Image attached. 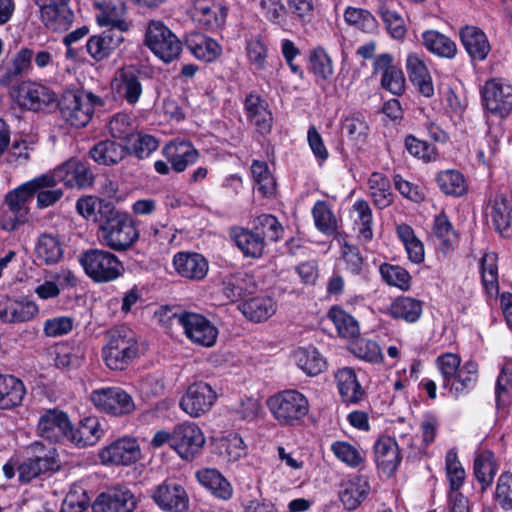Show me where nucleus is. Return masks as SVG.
<instances>
[{
  "instance_id": "nucleus-28",
  "label": "nucleus",
  "mask_w": 512,
  "mask_h": 512,
  "mask_svg": "<svg viewBox=\"0 0 512 512\" xmlns=\"http://www.w3.org/2000/svg\"><path fill=\"white\" fill-rule=\"evenodd\" d=\"M370 492V485L365 476H353L341 484L339 499L345 509L352 511L360 506Z\"/></svg>"
},
{
  "instance_id": "nucleus-62",
  "label": "nucleus",
  "mask_w": 512,
  "mask_h": 512,
  "mask_svg": "<svg viewBox=\"0 0 512 512\" xmlns=\"http://www.w3.org/2000/svg\"><path fill=\"white\" fill-rule=\"evenodd\" d=\"M380 274L384 281L390 285L397 287L403 291L410 288L411 276L409 272L401 266L382 264L380 266Z\"/></svg>"
},
{
  "instance_id": "nucleus-37",
  "label": "nucleus",
  "mask_w": 512,
  "mask_h": 512,
  "mask_svg": "<svg viewBox=\"0 0 512 512\" xmlns=\"http://www.w3.org/2000/svg\"><path fill=\"white\" fill-rule=\"evenodd\" d=\"M254 289L253 276L245 272L230 274L223 280V293L231 302L238 301L245 295L253 293Z\"/></svg>"
},
{
  "instance_id": "nucleus-18",
  "label": "nucleus",
  "mask_w": 512,
  "mask_h": 512,
  "mask_svg": "<svg viewBox=\"0 0 512 512\" xmlns=\"http://www.w3.org/2000/svg\"><path fill=\"white\" fill-rule=\"evenodd\" d=\"M70 0H44L40 15L44 25L53 31H66L73 22L74 14L68 6Z\"/></svg>"
},
{
  "instance_id": "nucleus-40",
  "label": "nucleus",
  "mask_w": 512,
  "mask_h": 512,
  "mask_svg": "<svg viewBox=\"0 0 512 512\" xmlns=\"http://www.w3.org/2000/svg\"><path fill=\"white\" fill-rule=\"evenodd\" d=\"M231 236L246 257L259 258L265 248L263 236L244 228H235Z\"/></svg>"
},
{
  "instance_id": "nucleus-53",
  "label": "nucleus",
  "mask_w": 512,
  "mask_h": 512,
  "mask_svg": "<svg viewBox=\"0 0 512 512\" xmlns=\"http://www.w3.org/2000/svg\"><path fill=\"white\" fill-rule=\"evenodd\" d=\"M445 469L446 476L449 482L450 494L460 493L459 489L462 487L466 473L455 449H450L445 456Z\"/></svg>"
},
{
  "instance_id": "nucleus-50",
  "label": "nucleus",
  "mask_w": 512,
  "mask_h": 512,
  "mask_svg": "<svg viewBox=\"0 0 512 512\" xmlns=\"http://www.w3.org/2000/svg\"><path fill=\"white\" fill-rule=\"evenodd\" d=\"M422 314V303L411 297H399L390 306V315L408 323L416 322Z\"/></svg>"
},
{
  "instance_id": "nucleus-9",
  "label": "nucleus",
  "mask_w": 512,
  "mask_h": 512,
  "mask_svg": "<svg viewBox=\"0 0 512 512\" xmlns=\"http://www.w3.org/2000/svg\"><path fill=\"white\" fill-rule=\"evenodd\" d=\"M90 400L97 410L113 416L129 415L136 408L132 396L120 387L96 389Z\"/></svg>"
},
{
  "instance_id": "nucleus-27",
  "label": "nucleus",
  "mask_w": 512,
  "mask_h": 512,
  "mask_svg": "<svg viewBox=\"0 0 512 512\" xmlns=\"http://www.w3.org/2000/svg\"><path fill=\"white\" fill-rule=\"evenodd\" d=\"M478 381V365L474 361H467L449 381L442 382V386L449 391L455 399L472 391Z\"/></svg>"
},
{
  "instance_id": "nucleus-6",
  "label": "nucleus",
  "mask_w": 512,
  "mask_h": 512,
  "mask_svg": "<svg viewBox=\"0 0 512 512\" xmlns=\"http://www.w3.org/2000/svg\"><path fill=\"white\" fill-rule=\"evenodd\" d=\"M32 200V181L20 185L5 196L6 208L0 212V226L3 230L14 231L28 222Z\"/></svg>"
},
{
  "instance_id": "nucleus-13",
  "label": "nucleus",
  "mask_w": 512,
  "mask_h": 512,
  "mask_svg": "<svg viewBox=\"0 0 512 512\" xmlns=\"http://www.w3.org/2000/svg\"><path fill=\"white\" fill-rule=\"evenodd\" d=\"M140 456L139 444L132 437L119 438L104 446L98 453L101 464L105 466H128L137 462Z\"/></svg>"
},
{
  "instance_id": "nucleus-42",
  "label": "nucleus",
  "mask_w": 512,
  "mask_h": 512,
  "mask_svg": "<svg viewBox=\"0 0 512 512\" xmlns=\"http://www.w3.org/2000/svg\"><path fill=\"white\" fill-rule=\"evenodd\" d=\"M24 394V385L18 378L0 373V409L17 406L21 403Z\"/></svg>"
},
{
  "instance_id": "nucleus-59",
  "label": "nucleus",
  "mask_w": 512,
  "mask_h": 512,
  "mask_svg": "<svg viewBox=\"0 0 512 512\" xmlns=\"http://www.w3.org/2000/svg\"><path fill=\"white\" fill-rule=\"evenodd\" d=\"M344 19L347 24L366 32L373 33L377 29L375 17L367 10L347 7L344 12Z\"/></svg>"
},
{
  "instance_id": "nucleus-19",
  "label": "nucleus",
  "mask_w": 512,
  "mask_h": 512,
  "mask_svg": "<svg viewBox=\"0 0 512 512\" xmlns=\"http://www.w3.org/2000/svg\"><path fill=\"white\" fill-rule=\"evenodd\" d=\"M374 71L381 73L382 87L394 95H400L405 90V77L400 67L394 64L391 54L383 53L374 59Z\"/></svg>"
},
{
  "instance_id": "nucleus-41",
  "label": "nucleus",
  "mask_w": 512,
  "mask_h": 512,
  "mask_svg": "<svg viewBox=\"0 0 512 512\" xmlns=\"http://www.w3.org/2000/svg\"><path fill=\"white\" fill-rule=\"evenodd\" d=\"M311 213L315 227L319 232L325 236H335L338 233L340 221L326 201H317Z\"/></svg>"
},
{
  "instance_id": "nucleus-46",
  "label": "nucleus",
  "mask_w": 512,
  "mask_h": 512,
  "mask_svg": "<svg viewBox=\"0 0 512 512\" xmlns=\"http://www.w3.org/2000/svg\"><path fill=\"white\" fill-rule=\"evenodd\" d=\"M368 191L374 204L386 208L393 202V194L389 179L381 173L374 172L368 179Z\"/></svg>"
},
{
  "instance_id": "nucleus-25",
  "label": "nucleus",
  "mask_w": 512,
  "mask_h": 512,
  "mask_svg": "<svg viewBox=\"0 0 512 512\" xmlns=\"http://www.w3.org/2000/svg\"><path fill=\"white\" fill-rule=\"evenodd\" d=\"M71 422L66 413L58 409L46 411L39 419L38 431L41 437L49 441L68 439Z\"/></svg>"
},
{
  "instance_id": "nucleus-30",
  "label": "nucleus",
  "mask_w": 512,
  "mask_h": 512,
  "mask_svg": "<svg viewBox=\"0 0 512 512\" xmlns=\"http://www.w3.org/2000/svg\"><path fill=\"white\" fill-rule=\"evenodd\" d=\"M123 41L124 37L121 32L107 29L99 35L90 37L86 48L93 59L100 61L108 57Z\"/></svg>"
},
{
  "instance_id": "nucleus-52",
  "label": "nucleus",
  "mask_w": 512,
  "mask_h": 512,
  "mask_svg": "<svg viewBox=\"0 0 512 512\" xmlns=\"http://www.w3.org/2000/svg\"><path fill=\"white\" fill-rule=\"evenodd\" d=\"M440 190L451 196H461L466 192L467 185L464 176L457 170L441 171L436 176Z\"/></svg>"
},
{
  "instance_id": "nucleus-7",
  "label": "nucleus",
  "mask_w": 512,
  "mask_h": 512,
  "mask_svg": "<svg viewBox=\"0 0 512 512\" xmlns=\"http://www.w3.org/2000/svg\"><path fill=\"white\" fill-rule=\"evenodd\" d=\"M145 45L162 61L169 63L182 50L178 37L162 21H149L145 32Z\"/></svg>"
},
{
  "instance_id": "nucleus-26",
  "label": "nucleus",
  "mask_w": 512,
  "mask_h": 512,
  "mask_svg": "<svg viewBox=\"0 0 512 512\" xmlns=\"http://www.w3.org/2000/svg\"><path fill=\"white\" fill-rule=\"evenodd\" d=\"M374 459L382 473L391 476L401 462L396 440L390 436H381L374 444Z\"/></svg>"
},
{
  "instance_id": "nucleus-8",
  "label": "nucleus",
  "mask_w": 512,
  "mask_h": 512,
  "mask_svg": "<svg viewBox=\"0 0 512 512\" xmlns=\"http://www.w3.org/2000/svg\"><path fill=\"white\" fill-rule=\"evenodd\" d=\"M168 313H171L168 315V319L172 324L180 325L187 338L193 343L204 347H211L215 344L218 329L204 316L193 312L172 313L171 310L166 311L165 314Z\"/></svg>"
},
{
  "instance_id": "nucleus-11",
  "label": "nucleus",
  "mask_w": 512,
  "mask_h": 512,
  "mask_svg": "<svg viewBox=\"0 0 512 512\" xmlns=\"http://www.w3.org/2000/svg\"><path fill=\"white\" fill-rule=\"evenodd\" d=\"M217 400V393L206 382L198 381L188 386L180 400V408L190 417L206 414Z\"/></svg>"
},
{
  "instance_id": "nucleus-55",
  "label": "nucleus",
  "mask_w": 512,
  "mask_h": 512,
  "mask_svg": "<svg viewBox=\"0 0 512 512\" xmlns=\"http://www.w3.org/2000/svg\"><path fill=\"white\" fill-rule=\"evenodd\" d=\"M37 258L46 263L53 264L62 257V247L59 240L51 234H43L36 245Z\"/></svg>"
},
{
  "instance_id": "nucleus-35",
  "label": "nucleus",
  "mask_w": 512,
  "mask_h": 512,
  "mask_svg": "<svg viewBox=\"0 0 512 512\" xmlns=\"http://www.w3.org/2000/svg\"><path fill=\"white\" fill-rule=\"evenodd\" d=\"M338 391L344 402L357 403L362 400L364 390L359 383L355 371L350 367H343L335 374Z\"/></svg>"
},
{
  "instance_id": "nucleus-12",
  "label": "nucleus",
  "mask_w": 512,
  "mask_h": 512,
  "mask_svg": "<svg viewBox=\"0 0 512 512\" xmlns=\"http://www.w3.org/2000/svg\"><path fill=\"white\" fill-rule=\"evenodd\" d=\"M60 112L63 119L71 126L84 127L89 123L94 112L93 97L85 93H67L60 102Z\"/></svg>"
},
{
  "instance_id": "nucleus-47",
  "label": "nucleus",
  "mask_w": 512,
  "mask_h": 512,
  "mask_svg": "<svg viewBox=\"0 0 512 512\" xmlns=\"http://www.w3.org/2000/svg\"><path fill=\"white\" fill-rule=\"evenodd\" d=\"M125 154L126 149L122 145L109 140L99 142L90 150L92 159L101 165L117 164Z\"/></svg>"
},
{
  "instance_id": "nucleus-36",
  "label": "nucleus",
  "mask_w": 512,
  "mask_h": 512,
  "mask_svg": "<svg viewBox=\"0 0 512 512\" xmlns=\"http://www.w3.org/2000/svg\"><path fill=\"white\" fill-rule=\"evenodd\" d=\"M350 218L360 241L370 242L373 239V216L368 202L363 199L356 200L350 210Z\"/></svg>"
},
{
  "instance_id": "nucleus-48",
  "label": "nucleus",
  "mask_w": 512,
  "mask_h": 512,
  "mask_svg": "<svg viewBox=\"0 0 512 512\" xmlns=\"http://www.w3.org/2000/svg\"><path fill=\"white\" fill-rule=\"evenodd\" d=\"M338 335L346 339H354L360 334L358 321L340 307H332L328 313Z\"/></svg>"
},
{
  "instance_id": "nucleus-64",
  "label": "nucleus",
  "mask_w": 512,
  "mask_h": 512,
  "mask_svg": "<svg viewBox=\"0 0 512 512\" xmlns=\"http://www.w3.org/2000/svg\"><path fill=\"white\" fill-rule=\"evenodd\" d=\"M108 129L113 138L124 141H131L135 134L131 116L123 113H118L111 118Z\"/></svg>"
},
{
  "instance_id": "nucleus-17",
  "label": "nucleus",
  "mask_w": 512,
  "mask_h": 512,
  "mask_svg": "<svg viewBox=\"0 0 512 512\" xmlns=\"http://www.w3.org/2000/svg\"><path fill=\"white\" fill-rule=\"evenodd\" d=\"M136 498L129 488L117 486L101 493L95 499L93 512H133Z\"/></svg>"
},
{
  "instance_id": "nucleus-3",
  "label": "nucleus",
  "mask_w": 512,
  "mask_h": 512,
  "mask_svg": "<svg viewBox=\"0 0 512 512\" xmlns=\"http://www.w3.org/2000/svg\"><path fill=\"white\" fill-rule=\"evenodd\" d=\"M102 353L103 359L110 369H125L139 356V343L136 333L127 327L111 330Z\"/></svg>"
},
{
  "instance_id": "nucleus-24",
  "label": "nucleus",
  "mask_w": 512,
  "mask_h": 512,
  "mask_svg": "<svg viewBox=\"0 0 512 512\" xmlns=\"http://www.w3.org/2000/svg\"><path fill=\"white\" fill-rule=\"evenodd\" d=\"M172 263L177 274L189 280H202L209 271L206 258L195 252H178L173 256Z\"/></svg>"
},
{
  "instance_id": "nucleus-15",
  "label": "nucleus",
  "mask_w": 512,
  "mask_h": 512,
  "mask_svg": "<svg viewBox=\"0 0 512 512\" xmlns=\"http://www.w3.org/2000/svg\"><path fill=\"white\" fill-rule=\"evenodd\" d=\"M204 444L205 436L197 424L184 422L174 427L173 449L182 459H193Z\"/></svg>"
},
{
  "instance_id": "nucleus-10",
  "label": "nucleus",
  "mask_w": 512,
  "mask_h": 512,
  "mask_svg": "<svg viewBox=\"0 0 512 512\" xmlns=\"http://www.w3.org/2000/svg\"><path fill=\"white\" fill-rule=\"evenodd\" d=\"M484 107L492 114L504 118L512 111V85L500 78L488 80L481 90Z\"/></svg>"
},
{
  "instance_id": "nucleus-33",
  "label": "nucleus",
  "mask_w": 512,
  "mask_h": 512,
  "mask_svg": "<svg viewBox=\"0 0 512 512\" xmlns=\"http://www.w3.org/2000/svg\"><path fill=\"white\" fill-rule=\"evenodd\" d=\"M421 41L426 50L437 57L452 59L457 54L456 43L438 30H425L421 34Z\"/></svg>"
},
{
  "instance_id": "nucleus-44",
  "label": "nucleus",
  "mask_w": 512,
  "mask_h": 512,
  "mask_svg": "<svg viewBox=\"0 0 512 512\" xmlns=\"http://www.w3.org/2000/svg\"><path fill=\"white\" fill-rule=\"evenodd\" d=\"M191 53L199 60L212 62L222 53L221 46L212 38L202 34L191 35L187 40Z\"/></svg>"
},
{
  "instance_id": "nucleus-57",
  "label": "nucleus",
  "mask_w": 512,
  "mask_h": 512,
  "mask_svg": "<svg viewBox=\"0 0 512 512\" xmlns=\"http://www.w3.org/2000/svg\"><path fill=\"white\" fill-rule=\"evenodd\" d=\"M216 448L219 454L227 461H237L246 453L243 439L235 433L219 438Z\"/></svg>"
},
{
  "instance_id": "nucleus-21",
  "label": "nucleus",
  "mask_w": 512,
  "mask_h": 512,
  "mask_svg": "<svg viewBox=\"0 0 512 512\" xmlns=\"http://www.w3.org/2000/svg\"><path fill=\"white\" fill-rule=\"evenodd\" d=\"M112 90L119 99L132 106L139 101L143 92L139 76L132 67L122 68L116 72Z\"/></svg>"
},
{
  "instance_id": "nucleus-23",
  "label": "nucleus",
  "mask_w": 512,
  "mask_h": 512,
  "mask_svg": "<svg viewBox=\"0 0 512 512\" xmlns=\"http://www.w3.org/2000/svg\"><path fill=\"white\" fill-rule=\"evenodd\" d=\"M486 214L502 237H512V196L496 195L490 201Z\"/></svg>"
},
{
  "instance_id": "nucleus-4",
  "label": "nucleus",
  "mask_w": 512,
  "mask_h": 512,
  "mask_svg": "<svg viewBox=\"0 0 512 512\" xmlns=\"http://www.w3.org/2000/svg\"><path fill=\"white\" fill-rule=\"evenodd\" d=\"M78 261L85 274L95 282L104 283L117 279L123 266L119 258L103 249H88L79 255Z\"/></svg>"
},
{
  "instance_id": "nucleus-34",
  "label": "nucleus",
  "mask_w": 512,
  "mask_h": 512,
  "mask_svg": "<svg viewBox=\"0 0 512 512\" xmlns=\"http://www.w3.org/2000/svg\"><path fill=\"white\" fill-rule=\"evenodd\" d=\"M245 110L248 120L260 133L270 132L272 128V114L264 100L255 94L248 95L245 100Z\"/></svg>"
},
{
  "instance_id": "nucleus-22",
  "label": "nucleus",
  "mask_w": 512,
  "mask_h": 512,
  "mask_svg": "<svg viewBox=\"0 0 512 512\" xmlns=\"http://www.w3.org/2000/svg\"><path fill=\"white\" fill-rule=\"evenodd\" d=\"M97 6L99 13L96 20L101 27H108L122 35L129 30L130 23L126 19V7L122 0H103Z\"/></svg>"
},
{
  "instance_id": "nucleus-60",
  "label": "nucleus",
  "mask_w": 512,
  "mask_h": 512,
  "mask_svg": "<svg viewBox=\"0 0 512 512\" xmlns=\"http://www.w3.org/2000/svg\"><path fill=\"white\" fill-rule=\"evenodd\" d=\"M342 133L350 140L362 142L368 133V125L361 113H351L342 121Z\"/></svg>"
},
{
  "instance_id": "nucleus-43",
  "label": "nucleus",
  "mask_w": 512,
  "mask_h": 512,
  "mask_svg": "<svg viewBox=\"0 0 512 512\" xmlns=\"http://www.w3.org/2000/svg\"><path fill=\"white\" fill-rule=\"evenodd\" d=\"M60 468L55 447L34 442V477L40 474H51Z\"/></svg>"
},
{
  "instance_id": "nucleus-16",
  "label": "nucleus",
  "mask_w": 512,
  "mask_h": 512,
  "mask_svg": "<svg viewBox=\"0 0 512 512\" xmlns=\"http://www.w3.org/2000/svg\"><path fill=\"white\" fill-rule=\"evenodd\" d=\"M189 12L199 27L211 31L221 28L227 17V8L219 0H193Z\"/></svg>"
},
{
  "instance_id": "nucleus-2",
  "label": "nucleus",
  "mask_w": 512,
  "mask_h": 512,
  "mask_svg": "<svg viewBox=\"0 0 512 512\" xmlns=\"http://www.w3.org/2000/svg\"><path fill=\"white\" fill-rule=\"evenodd\" d=\"M266 404L273 418L282 426L302 424L310 411L308 398L295 389L275 393Z\"/></svg>"
},
{
  "instance_id": "nucleus-20",
  "label": "nucleus",
  "mask_w": 512,
  "mask_h": 512,
  "mask_svg": "<svg viewBox=\"0 0 512 512\" xmlns=\"http://www.w3.org/2000/svg\"><path fill=\"white\" fill-rule=\"evenodd\" d=\"M162 153L171 165V168L177 173L185 171L199 157V152L193 144L183 139L171 140L164 146Z\"/></svg>"
},
{
  "instance_id": "nucleus-1",
  "label": "nucleus",
  "mask_w": 512,
  "mask_h": 512,
  "mask_svg": "<svg viewBox=\"0 0 512 512\" xmlns=\"http://www.w3.org/2000/svg\"><path fill=\"white\" fill-rule=\"evenodd\" d=\"M97 237L103 246L122 252L138 240L139 231L127 213L110 211L106 220L99 224Z\"/></svg>"
},
{
  "instance_id": "nucleus-32",
  "label": "nucleus",
  "mask_w": 512,
  "mask_h": 512,
  "mask_svg": "<svg viewBox=\"0 0 512 512\" xmlns=\"http://www.w3.org/2000/svg\"><path fill=\"white\" fill-rule=\"evenodd\" d=\"M461 42L473 60L483 61L490 52V44L485 33L477 27L466 26L460 31Z\"/></svg>"
},
{
  "instance_id": "nucleus-14",
  "label": "nucleus",
  "mask_w": 512,
  "mask_h": 512,
  "mask_svg": "<svg viewBox=\"0 0 512 512\" xmlns=\"http://www.w3.org/2000/svg\"><path fill=\"white\" fill-rule=\"evenodd\" d=\"M154 503L166 512H186L189 496L185 488L174 480H165L151 490Z\"/></svg>"
},
{
  "instance_id": "nucleus-29",
  "label": "nucleus",
  "mask_w": 512,
  "mask_h": 512,
  "mask_svg": "<svg viewBox=\"0 0 512 512\" xmlns=\"http://www.w3.org/2000/svg\"><path fill=\"white\" fill-rule=\"evenodd\" d=\"M104 429L97 417L82 419L76 428L70 425L68 439L78 447L93 446L104 436Z\"/></svg>"
},
{
  "instance_id": "nucleus-45",
  "label": "nucleus",
  "mask_w": 512,
  "mask_h": 512,
  "mask_svg": "<svg viewBox=\"0 0 512 512\" xmlns=\"http://www.w3.org/2000/svg\"><path fill=\"white\" fill-rule=\"evenodd\" d=\"M196 477L201 485L210 490L216 497L228 500L232 496L230 483L215 469L198 471Z\"/></svg>"
},
{
  "instance_id": "nucleus-63",
  "label": "nucleus",
  "mask_w": 512,
  "mask_h": 512,
  "mask_svg": "<svg viewBox=\"0 0 512 512\" xmlns=\"http://www.w3.org/2000/svg\"><path fill=\"white\" fill-rule=\"evenodd\" d=\"M246 54L250 65L257 71H263L267 67L268 48L260 37L247 41Z\"/></svg>"
},
{
  "instance_id": "nucleus-58",
  "label": "nucleus",
  "mask_w": 512,
  "mask_h": 512,
  "mask_svg": "<svg viewBox=\"0 0 512 512\" xmlns=\"http://www.w3.org/2000/svg\"><path fill=\"white\" fill-rule=\"evenodd\" d=\"M31 301L28 296L14 300L8 307L0 306V318L9 322L28 321L32 317Z\"/></svg>"
},
{
  "instance_id": "nucleus-38",
  "label": "nucleus",
  "mask_w": 512,
  "mask_h": 512,
  "mask_svg": "<svg viewBox=\"0 0 512 512\" xmlns=\"http://www.w3.org/2000/svg\"><path fill=\"white\" fill-rule=\"evenodd\" d=\"M239 308L249 320L261 322L275 314L276 303L269 296H257L245 301Z\"/></svg>"
},
{
  "instance_id": "nucleus-61",
  "label": "nucleus",
  "mask_w": 512,
  "mask_h": 512,
  "mask_svg": "<svg viewBox=\"0 0 512 512\" xmlns=\"http://www.w3.org/2000/svg\"><path fill=\"white\" fill-rule=\"evenodd\" d=\"M351 352L369 363H381L384 359L380 346L372 340L359 338L351 344Z\"/></svg>"
},
{
  "instance_id": "nucleus-39",
  "label": "nucleus",
  "mask_w": 512,
  "mask_h": 512,
  "mask_svg": "<svg viewBox=\"0 0 512 512\" xmlns=\"http://www.w3.org/2000/svg\"><path fill=\"white\" fill-rule=\"evenodd\" d=\"M293 361L307 375L315 376L326 368V360L314 347H300L292 354Z\"/></svg>"
},
{
  "instance_id": "nucleus-51",
  "label": "nucleus",
  "mask_w": 512,
  "mask_h": 512,
  "mask_svg": "<svg viewBox=\"0 0 512 512\" xmlns=\"http://www.w3.org/2000/svg\"><path fill=\"white\" fill-rule=\"evenodd\" d=\"M497 473L494 455L490 451H483L477 455L474 461V475L485 490L492 483Z\"/></svg>"
},
{
  "instance_id": "nucleus-5",
  "label": "nucleus",
  "mask_w": 512,
  "mask_h": 512,
  "mask_svg": "<svg viewBox=\"0 0 512 512\" xmlns=\"http://www.w3.org/2000/svg\"><path fill=\"white\" fill-rule=\"evenodd\" d=\"M93 175L84 163L77 159H69L62 165L46 174L34 178V191L41 186H56L63 183L70 188L90 186Z\"/></svg>"
},
{
  "instance_id": "nucleus-54",
  "label": "nucleus",
  "mask_w": 512,
  "mask_h": 512,
  "mask_svg": "<svg viewBox=\"0 0 512 512\" xmlns=\"http://www.w3.org/2000/svg\"><path fill=\"white\" fill-rule=\"evenodd\" d=\"M334 456L351 468L360 467L365 460L364 452L347 441H336L331 445Z\"/></svg>"
},
{
  "instance_id": "nucleus-31",
  "label": "nucleus",
  "mask_w": 512,
  "mask_h": 512,
  "mask_svg": "<svg viewBox=\"0 0 512 512\" xmlns=\"http://www.w3.org/2000/svg\"><path fill=\"white\" fill-rule=\"evenodd\" d=\"M406 70L409 79L423 96L431 97L434 94L431 75L420 55L413 52L407 55Z\"/></svg>"
},
{
  "instance_id": "nucleus-49",
  "label": "nucleus",
  "mask_w": 512,
  "mask_h": 512,
  "mask_svg": "<svg viewBox=\"0 0 512 512\" xmlns=\"http://www.w3.org/2000/svg\"><path fill=\"white\" fill-rule=\"evenodd\" d=\"M497 261L498 257L494 252L485 253L481 259L482 283L486 293L492 298L499 294Z\"/></svg>"
},
{
  "instance_id": "nucleus-56",
  "label": "nucleus",
  "mask_w": 512,
  "mask_h": 512,
  "mask_svg": "<svg viewBox=\"0 0 512 512\" xmlns=\"http://www.w3.org/2000/svg\"><path fill=\"white\" fill-rule=\"evenodd\" d=\"M251 175L259 193L270 196L275 192L276 183L266 162L254 160L251 165Z\"/></svg>"
}]
</instances>
